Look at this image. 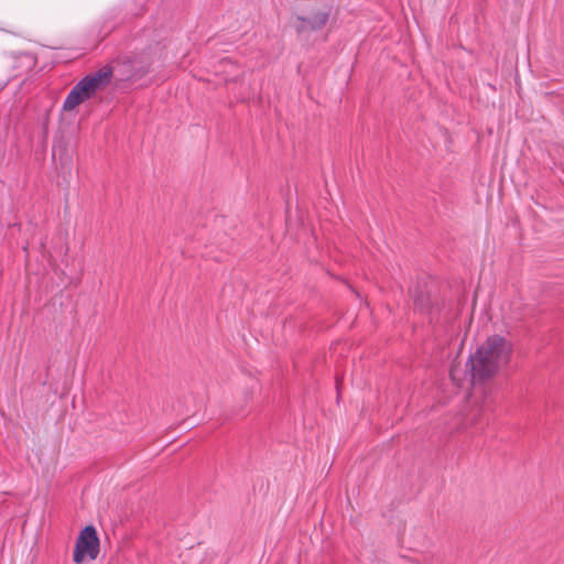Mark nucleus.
<instances>
[{"instance_id":"1","label":"nucleus","mask_w":564,"mask_h":564,"mask_svg":"<svg viewBox=\"0 0 564 564\" xmlns=\"http://www.w3.org/2000/svg\"><path fill=\"white\" fill-rule=\"evenodd\" d=\"M512 345L500 335L489 336L476 351L469 356L466 367L471 380L486 381L510 360Z\"/></svg>"},{"instance_id":"2","label":"nucleus","mask_w":564,"mask_h":564,"mask_svg":"<svg viewBox=\"0 0 564 564\" xmlns=\"http://www.w3.org/2000/svg\"><path fill=\"white\" fill-rule=\"evenodd\" d=\"M113 68L105 65L96 72L89 73L79 79L66 96L63 109L70 111L78 105L91 99L98 90L105 88L111 82Z\"/></svg>"},{"instance_id":"3","label":"nucleus","mask_w":564,"mask_h":564,"mask_svg":"<svg viewBox=\"0 0 564 564\" xmlns=\"http://www.w3.org/2000/svg\"><path fill=\"white\" fill-rule=\"evenodd\" d=\"M334 11V6L330 3L323 1L313 2L301 14L296 15L295 32L302 35L323 30L330 21Z\"/></svg>"},{"instance_id":"4","label":"nucleus","mask_w":564,"mask_h":564,"mask_svg":"<svg viewBox=\"0 0 564 564\" xmlns=\"http://www.w3.org/2000/svg\"><path fill=\"white\" fill-rule=\"evenodd\" d=\"M100 541L94 525H86L76 539L73 560L80 564L85 556L94 561L99 554Z\"/></svg>"}]
</instances>
